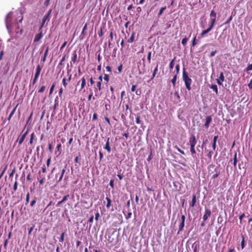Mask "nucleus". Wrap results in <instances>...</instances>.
<instances>
[{"label": "nucleus", "mask_w": 252, "mask_h": 252, "mask_svg": "<svg viewBox=\"0 0 252 252\" xmlns=\"http://www.w3.org/2000/svg\"><path fill=\"white\" fill-rule=\"evenodd\" d=\"M38 78V77H36V76H34V78H33V81H32V84L33 85H34L36 83Z\"/></svg>", "instance_id": "obj_63"}, {"label": "nucleus", "mask_w": 252, "mask_h": 252, "mask_svg": "<svg viewBox=\"0 0 252 252\" xmlns=\"http://www.w3.org/2000/svg\"><path fill=\"white\" fill-rule=\"evenodd\" d=\"M211 215V211L208 209L205 208V214L203 216V220H204V221H205L209 217H210Z\"/></svg>", "instance_id": "obj_7"}, {"label": "nucleus", "mask_w": 252, "mask_h": 252, "mask_svg": "<svg viewBox=\"0 0 252 252\" xmlns=\"http://www.w3.org/2000/svg\"><path fill=\"white\" fill-rule=\"evenodd\" d=\"M185 220H186L185 215H182L181 216V220H180V224L179 225V230L178 231V233H179L180 232L183 231L184 227L185 226Z\"/></svg>", "instance_id": "obj_4"}, {"label": "nucleus", "mask_w": 252, "mask_h": 252, "mask_svg": "<svg viewBox=\"0 0 252 252\" xmlns=\"http://www.w3.org/2000/svg\"><path fill=\"white\" fill-rule=\"evenodd\" d=\"M134 35H135V33L133 32L130 37L127 40V42H129V43H132L134 41Z\"/></svg>", "instance_id": "obj_25"}, {"label": "nucleus", "mask_w": 252, "mask_h": 252, "mask_svg": "<svg viewBox=\"0 0 252 252\" xmlns=\"http://www.w3.org/2000/svg\"><path fill=\"white\" fill-rule=\"evenodd\" d=\"M93 94L92 92L88 96V99L89 101L91 100L92 98H93L94 100L95 99V96H93Z\"/></svg>", "instance_id": "obj_37"}, {"label": "nucleus", "mask_w": 252, "mask_h": 252, "mask_svg": "<svg viewBox=\"0 0 252 252\" xmlns=\"http://www.w3.org/2000/svg\"><path fill=\"white\" fill-rule=\"evenodd\" d=\"M97 87L99 91H100L101 90V82H98L97 83Z\"/></svg>", "instance_id": "obj_52"}, {"label": "nucleus", "mask_w": 252, "mask_h": 252, "mask_svg": "<svg viewBox=\"0 0 252 252\" xmlns=\"http://www.w3.org/2000/svg\"><path fill=\"white\" fill-rule=\"evenodd\" d=\"M219 79H220L221 81H224V76L222 72H221Z\"/></svg>", "instance_id": "obj_42"}, {"label": "nucleus", "mask_w": 252, "mask_h": 252, "mask_svg": "<svg viewBox=\"0 0 252 252\" xmlns=\"http://www.w3.org/2000/svg\"><path fill=\"white\" fill-rule=\"evenodd\" d=\"M48 51H49V47H47L45 51L43 57L41 59V62H42L43 63L45 62L46 61V57H47L48 53Z\"/></svg>", "instance_id": "obj_16"}, {"label": "nucleus", "mask_w": 252, "mask_h": 252, "mask_svg": "<svg viewBox=\"0 0 252 252\" xmlns=\"http://www.w3.org/2000/svg\"><path fill=\"white\" fill-rule=\"evenodd\" d=\"M179 70H180V65H179V64H178L176 65V67H175L176 74H177V75L179 73Z\"/></svg>", "instance_id": "obj_40"}, {"label": "nucleus", "mask_w": 252, "mask_h": 252, "mask_svg": "<svg viewBox=\"0 0 252 252\" xmlns=\"http://www.w3.org/2000/svg\"><path fill=\"white\" fill-rule=\"evenodd\" d=\"M212 121V117L211 116H208L206 117V122L204 124V126L206 128L209 127V125Z\"/></svg>", "instance_id": "obj_11"}, {"label": "nucleus", "mask_w": 252, "mask_h": 252, "mask_svg": "<svg viewBox=\"0 0 252 252\" xmlns=\"http://www.w3.org/2000/svg\"><path fill=\"white\" fill-rule=\"evenodd\" d=\"M42 36H43L42 31H41L39 33L35 35V36L34 38L33 42H37L39 41L41 39V38L42 37Z\"/></svg>", "instance_id": "obj_10"}, {"label": "nucleus", "mask_w": 252, "mask_h": 252, "mask_svg": "<svg viewBox=\"0 0 252 252\" xmlns=\"http://www.w3.org/2000/svg\"><path fill=\"white\" fill-rule=\"evenodd\" d=\"M196 202V195L193 194L192 195L191 202L190 203V206L191 207H194L195 205Z\"/></svg>", "instance_id": "obj_15"}, {"label": "nucleus", "mask_w": 252, "mask_h": 252, "mask_svg": "<svg viewBox=\"0 0 252 252\" xmlns=\"http://www.w3.org/2000/svg\"><path fill=\"white\" fill-rule=\"evenodd\" d=\"M69 194H67V195H65L63 197V198L62 199V200L61 201H59L58 202V203L57 204V206H59L61 204L64 202L66 200H67V199L69 198Z\"/></svg>", "instance_id": "obj_13"}, {"label": "nucleus", "mask_w": 252, "mask_h": 252, "mask_svg": "<svg viewBox=\"0 0 252 252\" xmlns=\"http://www.w3.org/2000/svg\"><path fill=\"white\" fill-rule=\"evenodd\" d=\"M100 216L99 213L98 212H97L96 213L95 215V220L97 221L98 220V218Z\"/></svg>", "instance_id": "obj_61"}, {"label": "nucleus", "mask_w": 252, "mask_h": 252, "mask_svg": "<svg viewBox=\"0 0 252 252\" xmlns=\"http://www.w3.org/2000/svg\"><path fill=\"white\" fill-rule=\"evenodd\" d=\"M141 121H140V116H138L136 118V123L137 124H139L141 123Z\"/></svg>", "instance_id": "obj_58"}, {"label": "nucleus", "mask_w": 252, "mask_h": 252, "mask_svg": "<svg viewBox=\"0 0 252 252\" xmlns=\"http://www.w3.org/2000/svg\"><path fill=\"white\" fill-rule=\"evenodd\" d=\"M109 186L113 189L114 188V180H111L109 182Z\"/></svg>", "instance_id": "obj_48"}, {"label": "nucleus", "mask_w": 252, "mask_h": 252, "mask_svg": "<svg viewBox=\"0 0 252 252\" xmlns=\"http://www.w3.org/2000/svg\"><path fill=\"white\" fill-rule=\"evenodd\" d=\"M151 52H149L147 57V59L149 63H150L151 62Z\"/></svg>", "instance_id": "obj_51"}, {"label": "nucleus", "mask_w": 252, "mask_h": 252, "mask_svg": "<svg viewBox=\"0 0 252 252\" xmlns=\"http://www.w3.org/2000/svg\"><path fill=\"white\" fill-rule=\"evenodd\" d=\"M7 165H6L4 167V168H3V170L2 171L1 173H0V179L2 177L3 174L5 172V171H6V170L7 169Z\"/></svg>", "instance_id": "obj_45"}, {"label": "nucleus", "mask_w": 252, "mask_h": 252, "mask_svg": "<svg viewBox=\"0 0 252 252\" xmlns=\"http://www.w3.org/2000/svg\"><path fill=\"white\" fill-rule=\"evenodd\" d=\"M237 162V153H235V154L234 155V158H233V165L235 167L236 165V163Z\"/></svg>", "instance_id": "obj_30"}, {"label": "nucleus", "mask_w": 252, "mask_h": 252, "mask_svg": "<svg viewBox=\"0 0 252 252\" xmlns=\"http://www.w3.org/2000/svg\"><path fill=\"white\" fill-rule=\"evenodd\" d=\"M34 136H35L34 133V132H32L30 135V141H29V144H30L31 145H32L33 139L34 138Z\"/></svg>", "instance_id": "obj_24"}, {"label": "nucleus", "mask_w": 252, "mask_h": 252, "mask_svg": "<svg viewBox=\"0 0 252 252\" xmlns=\"http://www.w3.org/2000/svg\"><path fill=\"white\" fill-rule=\"evenodd\" d=\"M51 10H50L47 14H46L45 16H44V17L42 19V24H44L45 22L46 21V20H49V17L51 13Z\"/></svg>", "instance_id": "obj_17"}, {"label": "nucleus", "mask_w": 252, "mask_h": 252, "mask_svg": "<svg viewBox=\"0 0 252 252\" xmlns=\"http://www.w3.org/2000/svg\"><path fill=\"white\" fill-rule=\"evenodd\" d=\"M232 16H230L229 17V18L224 23V25L229 24L230 23V21L232 20Z\"/></svg>", "instance_id": "obj_44"}, {"label": "nucleus", "mask_w": 252, "mask_h": 252, "mask_svg": "<svg viewBox=\"0 0 252 252\" xmlns=\"http://www.w3.org/2000/svg\"><path fill=\"white\" fill-rule=\"evenodd\" d=\"M11 14L8 13L5 18V24L7 29H9L11 26Z\"/></svg>", "instance_id": "obj_5"}, {"label": "nucleus", "mask_w": 252, "mask_h": 252, "mask_svg": "<svg viewBox=\"0 0 252 252\" xmlns=\"http://www.w3.org/2000/svg\"><path fill=\"white\" fill-rule=\"evenodd\" d=\"M77 59V55L76 51H74L73 53V57L71 58L72 61L75 63H76Z\"/></svg>", "instance_id": "obj_23"}, {"label": "nucleus", "mask_w": 252, "mask_h": 252, "mask_svg": "<svg viewBox=\"0 0 252 252\" xmlns=\"http://www.w3.org/2000/svg\"><path fill=\"white\" fill-rule=\"evenodd\" d=\"M63 84L64 87L66 88L67 86L66 79L65 78H63L62 80Z\"/></svg>", "instance_id": "obj_49"}, {"label": "nucleus", "mask_w": 252, "mask_h": 252, "mask_svg": "<svg viewBox=\"0 0 252 252\" xmlns=\"http://www.w3.org/2000/svg\"><path fill=\"white\" fill-rule=\"evenodd\" d=\"M81 82V89L80 90H82L83 89L85 85H86V79L85 78L83 77L80 81H79L78 83H77V85L79 84V83Z\"/></svg>", "instance_id": "obj_14"}, {"label": "nucleus", "mask_w": 252, "mask_h": 252, "mask_svg": "<svg viewBox=\"0 0 252 252\" xmlns=\"http://www.w3.org/2000/svg\"><path fill=\"white\" fill-rule=\"evenodd\" d=\"M252 70V63L249 64L245 69L246 71H249Z\"/></svg>", "instance_id": "obj_46"}, {"label": "nucleus", "mask_w": 252, "mask_h": 252, "mask_svg": "<svg viewBox=\"0 0 252 252\" xmlns=\"http://www.w3.org/2000/svg\"><path fill=\"white\" fill-rule=\"evenodd\" d=\"M46 89V87L45 86H42L38 91V93H43Z\"/></svg>", "instance_id": "obj_32"}, {"label": "nucleus", "mask_w": 252, "mask_h": 252, "mask_svg": "<svg viewBox=\"0 0 252 252\" xmlns=\"http://www.w3.org/2000/svg\"><path fill=\"white\" fill-rule=\"evenodd\" d=\"M18 104H17L16 106L14 108V109L12 110V111L11 112L10 114L9 115H11V116H12L14 115V114L15 113V111L16 110V108L18 106Z\"/></svg>", "instance_id": "obj_50"}, {"label": "nucleus", "mask_w": 252, "mask_h": 252, "mask_svg": "<svg viewBox=\"0 0 252 252\" xmlns=\"http://www.w3.org/2000/svg\"><path fill=\"white\" fill-rule=\"evenodd\" d=\"M41 69H42V67L39 64H38L36 67L35 73L34 76L36 77H39V76L40 75Z\"/></svg>", "instance_id": "obj_12"}, {"label": "nucleus", "mask_w": 252, "mask_h": 252, "mask_svg": "<svg viewBox=\"0 0 252 252\" xmlns=\"http://www.w3.org/2000/svg\"><path fill=\"white\" fill-rule=\"evenodd\" d=\"M65 167H64L62 170V173H61V174L60 175V177H59V179L57 180V182L59 183L60 182H61L62 179H63V175L65 172Z\"/></svg>", "instance_id": "obj_18"}, {"label": "nucleus", "mask_w": 252, "mask_h": 252, "mask_svg": "<svg viewBox=\"0 0 252 252\" xmlns=\"http://www.w3.org/2000/svg\"><path fill=\"white\" fill-rule=\"evenodd\" d=\"M166 6H164V7H161V9H160L158 13V16L159 17L160 15H162V14L163 13V11L166 9Z\"/></svg>", "instance_id": "obj_31"}, {"label": "nucleus", "mask_w": 252, "mask_h": 252, "mask_svg": "<svg viewBox=\"0 0 252 252\" xmlns=\"http://www.w3.org/2000/svg\"><path fill=\"white\" fill-rule=\"evenodd\" d=\"M106 199L107 201V204L106 207L107 209H109L111 205V200L109 197H106Z\"/></svg>", "instance_id": "obj_19"}, {"label": "nucleus", "mask_w": 252, "mask_h": 252, "mask_svg": "<svg viewBox=\"0 0 252 252\" xmlns=\"http://www.w3.org/2000/svg\"><path fill=\"white\" fill-rule=\"evenodd\" d=\"M104 80L106 81L107 82H108L109 81V76L107 74H104Z\"/></svg>", "instance_id": "obj_43"}, {"label": "nucleus", "mask_w": 252, "mask_h": 252, "mask_svg": "<svg viewBox=\"0 0 252 252\" xmlns=\"http://www.w3.org/2000/svg\"><path fill=\"white\" fill-rule=\"evenodd\" d=\"M175 58H174V59H173L170 63H169V68L170 70L172 69L174 67V60H175Z\"/></svg>", "instance_id": "obj_33"}, {"label": "nucleus", "mask_w": 252, "mask_h": 252, "mask_svg": "<svg viewBox=\"0 0 252 252\" xmlns=\"http://www.w3.org/2000/svg\"><path fill=\"white\" fill-rule=\"evenodd\" d=\"M87 26H88V24L87 23H86L83 28V30H82V32H81V34H85V31L86 30H87Z\"/></svg>", "instance_id": "obj_41"}, {"label": "nucleus", "mask_w": 252, "mask_h": 252, "mask_svg": "<svg viewBox=\"0 0 252 252\" xmlns=\"http://www.w3.org/2000/svg\"><path fill=\"white\" fill-rule=\"evenodd\" d=\"M28 133V131H26L17 140V142H18L19 145H21L22 144Z\"/></svg>", "instance_id": "obj_8"}, {"label": "nucleus", "mask_w": 252, "mask_h": 252, "mask_svg": "<svg viewBox=\"0 0 252 252\" xmlns=\"http://www.w3.org/2000/svg\"><path fill=\"white\" fill-rule=\"evenodd\" d=\"M210 88L216 93V94H218V90L217 85H212Z\"/></svg>", "instance_id": "obj_20"}, {"label": "nucleus", "mask_w": 252, "mask_h": 252, "mask_svg": "<svg viewBox=\"0 0 252 252\" xmlns=\"http://www.w3.org/2000/svg\"><path fill=\"white\" fill-rule=\"evenodd\" d=\"M177 74H175L172 79L171 80V82L172 83V85H173V87H175V84H176V81L177 80Z\"/></svg>", "instance_id": "obj_27"}, {"label": "nucleus", "mask_w": 252, "mask_h": 252, "mask_svg": "<svg viewBox=\"0 0 252 252\" xmlns=\"http://www.w3.org/2000/svg\"><path fill=\"white\" fill-rule=\"evenodd\" d=\"M123 69V64L122 63H120V65L118 67V73H121Z\"/></svg>", "instance_id": "obj_39"}, {"label": "nucleus", "mask_w": 252, "mask_h": 252, "mask_svg": "<svg viewBox=\"0 0 252 252\" xmlns=\"http://www.w3.org/2000/svg\"><path fill=\"white\" fill-rule=\"evenodd\" d=\"M241 237H242V241L241 242V246L242 249H243L245 247V237L243 235V234H241Z\"/></svg>", "instance_id": "obj_22"}, {"label": "nucleus", "mask_w": 252, "mask_h": 252, "mask_svg": "<svg viewBox=\"0 0 252 252\" xmlns=\"http://www.w3.org/2000/svg\"><path fill=\"white\" fill-rule=\"evenodd\" d=\"M98 36L101 37L103 36V32L102 31V28H101L100 31L98 32Z\"/></svg>", "instance_id": "obj_55"}, {"label": "nucleus", "mask_w": 252, "mask_h": 252, "mask_svg": "<svg viewBox=\"0 0 252 252\" xmlns=\"http://www.w3.org/2000/svg\"><path fill=\"white\" fill-rule=\"evenodd\" d=\"M29 200H30V193L28 192L27 195H26V204H27L29 202Z\"/></svg>", "instance_id": "obj_47"}, {"label": "nucleus", "mask_w": 252, "mask_h": 252, "mask_svg": "<svg viewBox=\"0 0 252 252\" xmlns=\"http://www.w3.org/2000/svg\"><path fill=\"white\" fill-rule=\"evenodd\" d=\"M64 235H65V232H63L61 235V237L59 239V241L60 242H63V241H64Z\"/></svg>", "instance_id": "obj_35"}, {"label": "nucleus", "mask_w": 252, "mask_h": 252, "mask_svg": "<svg viewBox=\"0 0 252 252\" xmlns=\"http://www.w3.org/2000/svg\"><path fill=\"white\" fill-rule=\"evenodd\" d=\"M217 53V50H215V51H212L211 53H210V54L209 55V57H214L216 53Z\"/></svg>", "instance_id": "obj_57"}, {"label": "nucleus", "mask_w": 252, "mask_h": 252, "mask_svg": "<svg viewBox=\"0 0 252 252\" xmlns=\"http://www.w3.org/2000/svg\"><path fill=\"white\" fill-rule=\"evenodd\" d=\"M248 86L249 89H252V79L251 80L250 83L248 84Z\"/></svg>", "instance_id": "obj_64"}, {"label": "nucleus", "mask_w": 252, "mask_h": 252, "mask_svg": "<svg viewBox=\"0 0 252 252\" xmlns=\"http://www.w3.org/2000/svg\"><path fill=\"white\" fill-rule=\"evenodd\" d=\"M207 154L206 155V156L208 158L209 161H210L211 160L212 156V155H213V153L212 151H208V150L207 151Z\"/></svg>", "instance_id": "obj_21"}, {"label": "nucleus", "mask_w": 252, "mask_h": 252, "mask_svg": "<svg viewBox=\"0 0 252 252\" xmlns=\"http://www.w3.org/2000/svg\"><path fill=\"white\" fill-rule=\"evenodd\" d=\"M216 13L214 10H212L210 14V17L213 18L211 19V24L209 26V28H207L206 30L202 32L200 34L201 37H203L205 34H207L212 30L216 22Z\"/></svg>", "instance_id": "obj_1"}, {"label": "nucleus", "mask_w": 252, "mask_h": 252, "mask_svg": "<svg viewBox=\"0 0 252 252\" xmlns=\"http://www.w3.org/2000/svg\"><path fill=\"white\" fill-rule=\"evenodd\" d=\"M188 41V38H187V37H185L182 40V44H183V46H185L186 45V44L187 43Z\"/></svg>", "instance_id": "obj_34"}, {"label": "nucleus", "mask_w": 252, "mask_h": 252, "mask_svg": "<svg viewBox=\"0 0 252 252\" xmlns=\"http://www.w3.org/2000/svg\"><path fill=\"white\" fill-rule=\"evenodd\" d=\"M208 173L212 175L211 179H215L217 178L220 174V168L219 166H216L213 164H211L208 166Z\"/></svg>", "instance_id": "obj_2"}, {"label": "nucleus", "mask_w": 252, "mask_h": 252, "mask_svg": "<svg viewBox=\"0 0 252 252\" xmlns=\"http://www.w3.org/2000/svg\"><path fill=\"white\" fill-rule=\"evenodd\" d=\"M106 69L107 72H108L110 73L112 72L111 67L110 66H106Z\"/></svg>", "instance_id": "obj_60"}, {"label": "nucleus", "mask_w": 252, "mask_h": 252, "mask_svg": "<svg viewBox=\"0 0 252 252\" xmlns=\"http://www.w3.org/2000/svg\"><path fill=\"white\" fill-rule=\"evenodd\" d=\"M196 36L193 38L192 41V46H194L196 44Z\"/></svg>", "instance_id": "obj_62"}, {"label": "nucleus", "mask_w": 252, "mask_h": 252, "mask_svg": "<svg viewBox=\"0 0 252 252\" xmlns=\"http://www.w3.org/2000/svg\"><path fill=\"white\" fill-rule=\"evenodd\" d=\"M55 86V84H53L50 89V94H52Z\"/></svg>", "instance_id": "obj_53"}, {"label": "nucleus", "mask_w": 252, "mask_h": 252, "mask_svg": "<svg viewBox=\"0 0 252 252\" xmlns=\"http://www.w3.org/2000/svg\"><path fill=\"white\" fill-rule=\"evenodd\" d=\"M61 147H62V145L61 143L58 144L57 146V147H56L57 151L59 152L58 155H60L61 154L60 150H61Z\"/></svg>", "instance_id": "obj_38"}, {"label": "nucleus", "mask_w": 252, "mask_h": 252, "mask_svg": "<svg viewBox=\"0 0 252 252\" xmlns=\"http://www.w3.org/2000/svg\"><path fill=\"white\" fill-rule=\"evenodd\" d=\"M189 142L190 146H195L197 143V140L194 135H191L189 138Z\"/></svg>", "instance_id": "obj_6"}, {"label": "nucleus", "mask_w": 252, "mask_h": 252, "mask_svg": "<svg viewBox=\"0 0 252 252\" xmlns=\"http://www.w3.org/2000/svg\"><path fill=\"white\" fill-rule=\"evenodd\" d=\"M158 71V65L157 64V66L156 67V68H155V69L154 70L151 79H153L154 78Z\"/></svg>", "instance_id": "obj_29"}, {"label": "nucleus", "mask_w": 252, "mask_h": 252, "mask_svg": "<svg viewBox=\"0 0 252 252\" xmlns=\"http://www.w3.org/2000/svg\"><path fill=\"white\" fill-rule=\"evenodd\" d=\"M40 179H38L39 180V185H42L44 182H45V178L44 176H43V177H41V176H39Z\"/></svg>", "instance_id": "obj_28"}, {"label": "nucleus", "mask_w": 252, "mask_h": 252, "mask_svg": "<svg viewBox=\"0 0 252 252\" xmlns=\"http://www.w3.org/2000/svg\"><path fill=\"white\" fill-rule=\"evenodd\" d=\"M190 146V152L191 153L192 156L193 157H194V155L196 154V151H195V149H194L195 146Z\"/></svg>", "instance_id": "obj_26"}, {"label": "nucleus", "mask_w": 252, "mask_h": 252, "mask_svg": "<svg viewBox=\"0 0 252 252\" xmlns=\"http://www.w3.org/2000/svg\"><path fill=\"white\" fill-rule=\"evenodd\" d=\"M36 200H37V198L34 197V198L33 199V200L31 201V202L30 203V206L31 207H33L35 205V204L36 202Z\"/></svg>", "instance_id": "obj_36"}, {"label": "nucleus", "mask_w": 252, "mask_h": 252, "mask_svg": "<svg viewBox=\"0 0 252 252\" xmlns=\"http://www.w3.org/2000/svg\"><path fill=\"white\" fill-rule=\"evenodd\" d=\"M109 140H110V138L108 137L106 141L105 145L104 147V149L105 150H106L108 153H110L111 152V147L110 146Z\"/></svg>", "instance_id": "obj_9"}, {"label": "nucleus", "mask_w": 252, "mask_h": 252, "mask_svg": "<svg viewBox=\"0 0 252 252\" xmlns=\"http://www.w3.org/2000/svg\"><path fill=\"white\" fill-rule=\"evenodd\" d=\"M7 244H8V239H6L5 241H4V244H3V247H4V248L6 250L7 249Z\"/></svg>", "instance_id": "obj_59"}, {"label": "nucleus", "mask_w": 252, "mask_h": 252, "mask_svg": "<svg viewBox=\"0 0 252 252\" xmlns=\"http://www.w3.org/2000/svg\"><path fill=\"white\" fill-rule=\"evenodd\" d=\"M183 80L185 82L187 89L189 91H190L191 89L190 86L192 80L189 77L188 73L186 71L185 68H183Z\"/></svg>", "instance_id": "obj_3"}, {"label": "nucleus", "mask_w": 252, "mask_h": 252, "mask_svg": "<svg viewBox=\"0 0 252 252\" xmlns=\"http://www.w3.org/2000/svg\"><path fill=\"white\" fill-rule=\"evenodd\" d=\"M17 186H18V183L17 181H15L14 186H13V190L14 191H16L17 189Z\"/></svg>", "instance_id": "obj_56"}, {"label": "nucleus", "mask_w": 252, "mask_h": 252, "mask_svg": "<svg viewBox=\"0 0 252 252\" xmlns=\"http://www.w3.org/2000/svg\"><path fill=\"white\" fill-rule=\"evenodd\" d=\"M65 57H66V55H64L62 59H61V60L60 63H59V65H62V64H63V62L65 61Z\"/></svg>", "instance_id": "obj_54"}]
</instances>
